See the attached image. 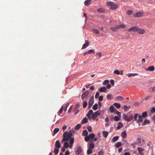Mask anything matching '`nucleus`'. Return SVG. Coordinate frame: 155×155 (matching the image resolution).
Returning <instances> with one entry per match:
<instances>
[{"mask_svg": "<svg viewBox=\"0 0 155 155\" xmlns=\"http://www.w3.org/2000/svg\"><path fill=\"white\" fill-rule=\"evenodd\" d=\"M72 136V134L71 132V130L68 133L67 132L65 131L63 134V138L61 140L62 142L64 141H68Z\"/></svg>", "mask_w": 155, "mask_h": 155, "instance_id": "obj_1", "label": "nucleus"}, {"mask_svg": "<svg viewBox=\"0 0 155 155\" xmlns=\"http://www.w3.org/2000/svg\"><path fill=\"white\" fill-rule=\"evenodd\" d=\"M147 116V111L142 113V115L139 114L138 116V119L137 120V123L138 124H140L143 121V118H145Z\"/></svg>", "mask_w": 155, "mask_h": 155, "instance_id": "obj_2", "label": "nucleus"}, {"mask_svg": "<svg viewBox=\"0 0 155 155\" xmlns=\"http://www.w3.org/2000/svg\"><path fill=\"white\" fill-rule=\"evenodd\" d=\"M101 115V113L99 112L98 110H97L94 113H93L92 115L91 118L93 120H95L96 118L98 115Z\"/></svg>", "mask_w": 155, "mask_h": 155, "instance_id": "obj_3", "label": "nucleus"}, {"mask_svg": "<svg viewBox=\"0 0 155 155\" xmlns=\"http://www.w3.org/2000/svg\"><path fill=\"white\" fill-rule=\"evenodd\" d=\"M137 32L140 34L142 35L145 34L146 31L144 29L140 28L138 27Z\"/></svg>", "mask_w": 155, "mask_h": 155, "instance_id": "obj_4", "label": "nucleus"}, {"mask_svg": "<svg viewBox=\"0 0 155 155\" xmlns=\"http://www.w3.org/2000/svg\"><path fill=\"white\" fill-rule=\"evenodd\" d=\"M143 13L142 12H140L134 14V16L135 17H140L143 16Z\"/></svg>", "mask_w": 155, "mask_h": 155, "instance_id": "obj_5", "label": "nucleus"}, {"mask_svg": "<svg viewBox=\"0 0 155 155\" xmlns=\"http://www.w3.org/2000/svg\"><path fill=\"white\" fill-rule=\"evenodd\" d=\"M91 53H94V54L95 53L94 50L93 49H90L88 51L85 52L83 53V55L85 56L87 54H90Z\"/></svg>", "mask_w": 155, "mask_h": 155, "instance_id": "obj_6", "label": "nucleus"}, {"mask_svg": "<svg viewBox=\"0 0 155 155\" xmlns=\"http://www.w3.org/2000/svg\"><path fill=\"white\" fill-rule=\"evenodd\" d=\"M138 27L137 26H135L134 27H133L131 28H130L128 29V31H133V32H135L137 31V30L138 29Z\"/></svg>", "mask_w": 155, "mask_h": 155, "instance_id": "obj_7", "label": "nucleus"}, {"mask_svg": "<svg viewBox=\"0 0 155 155\" xmlns=\"http://www.w3.org/2000/svg\"><path fill=\"white\" fill-rule=\"evenodd\" d=\"M89 94V92L88 91H86L84 92L82 95H81V98L83 99L86 97Z\"/></svg>", "mask_w": 155, "mask_h": 155, "instance_id": "obj_8", "label": "nucleus"}, {"mask_svg": "<svg viewBox=\"0 0 155 155\" xmlns=\"http://www.w3.org/2000/svg\"><path fill=\"white\" fill-rule=\"evenodd\" d=\"M145 70L147 71H153L154 70V67L153 66H150L148 68H146Z\"/></svg>", "mask_w": 155, "mask_h": 155, "instance_id": "obj_9", "label": "nucleus"}, {"mask_svg": "<svg viewBox=\"0 0 155 155\" xmlns=\"http://www.w3.org/2000/svg\"><path fill=\"white\" fill-rule=\"evenodd\" d=\"M85 43L83 44L82 48V49H84L89 45V42L87 40H85Z\"/></svg>", "mask_w": 155, "mask_h": 155, "instance_id": "obj_10", "label": "nucleus"}, {"mask_svg": "<svg viewBox=\"0 0 155 155\" xmlns=\"http://www.w3.org/2000/svg\"><path fill=\"white\" fill-rule=\"evenodd\" d=\"M106 90V88L105 87H100L99 88L98 91L101 92H104Z\"/></svg>", "mask_w": 155, "mask_h": 155, "instance_id": "obj_11", "label": "nucleus"}, {"mask_svg": "<svg viewBox=\"0 0 155 155\" xmlns=\"http://www.w3.org/2000/svg\"><path fill=\"white\" fill-rule=\"evenodd\" d=\"M55 146L58 148H59L61 147V145L60 143L58 140L56 141Z\"/></svg>", "mask_w": 155, "mask_h": 155, "instance_id": "obj_12", "label": "nucleus"}, {"mask_svg": "<svg viewBox=\"0 0 155 155\" xmlns=\"http://www.w3.org/2000/svg\"><path fill=\"white\" fill-rule=\"evenodd\" d=\"M118 5L117 4H113L110 6V8L111 9H114L118 8Z\"/></svg>", "mask_w": 155, "mask_h": 155, "instance_id": "obj_13", "label": "nucleus"}, {"mask_svg": "<svg viewBox=\"0 0 155 155\" xmlns=\"http://www.w3.org/2000/svg\"><path fill=\"white\" fill-rule=\"evenodd\" d=\"M82 150V148L80 146H79L77 150L76 151V153L77 154H79L80 153Z\"/></svg>", "mask_w": 155, "mask_h": 155, "instance_id": "obj_14", "label": "nucleus"}, {"mask_svg": "<svg viewBox=\"0 0 155 155\" xmlns=\"http://www.w3.org/2000/svg\"><path fill=\"white\" fill-rule=\"evenodd\" d=\"M94 96H93L90 99V100L88 102V104H90L93 105V104L94 103Z\"/></svg>", "mask_w": 155, "mask_h": 155, "instance_id": "obj_15", "label": "nucleus"}, {"mask_svg": "<svg viewBox=\"0 0 155 155\" xmlns=\"http://www.w3.org/2000/svg\"><path fill=\"white\" fill-rule=\"evenodd\" d=\"M91 3V0H86L84 2V4L86 6H88Z\"/></svg>", "mask_w": 155, "mask_h": 155, "instance_id": "obj_16", "label": "nucleus"}, {"mask_svg": "<svg viewBox=\"0 0 155 155\" xmlns=\"http://www.w3.org/2000/svg\"><path fill=\"white\" fill-rule=\"evenodd\" d=\"M138 75L137 73H129L126 74V75L128 77H130L132 76H134Z\"/></svg>", "mask_w": 155, "mask_h": 155, "instance_id": "obj_17", "label": "nucleus"}, {"mask_svg": "<svg viewBox=\"0 0 155 155\" xmlns=\"http://www.w3.org/2000/svg\"><path fill=\"white\" fill-rule=\"evenodd\" d=\"M110 111L111 113H113L116 110L114 106L113 105L111 106L110 107Z\"/></svg>", "mask_w": 155, "mask_h": 155, "instance_id": "obj_18", "label": "nucleus"}, {"mask_svg": "<svg viewBox=\"0 0 155 155\" xmlns=\"http://www.w3.org/2000/svg\"><path fill=\"white\" fill-rule=\"evenodd\" d=\"M89 146L88 147V148L92 149H93L94 146V143H90V142H89Z\"/></svg>", "mask_w": 155, "mask_h": 155, "instance_id": "obj_19", "label": "nucleus"}, {"mask_svg": "<svg viewBox=\"0 0 155 155\" xmlns=\"http://www.w3.org/2000/svg\"><path fill=\"white\" fill-rule=\"evenodd\" d=\"M121 136L123 138H125L127 136L126 132L124 131L122 132L121 134Z\"/></svg>", "mask_w": 155, "mask_h": 155, "instance_id": "obj_20", "label": "nucleus"}, {"mask_svg": "<svg viewBox=\"0 0 155 155\" xmlns=\"http://www.w3.org/2000/svg\"><path fill=\"white\" fill-rule=\"evenodd\" d=\"M103 134L104 137L106 138L108 136V133L107 131H103Z\"/></svg>", "mask_w": 155, "mask_h": 155, "instance_id": "obj_21", "label": "nucleus"}, {"mask_svg": "<svg viewBox=\"0 0 155 155\" xmlns=\"http://www.w3.org/2000/svg\"><path fill=\"white\" fill-rule=\"evenodd\" d=\"M114 105L117 108H119L121 107L120 104L118 103H115L114 104Z\"/></svg>", "mask_w": 155, "mask_h": 155, "instance_id": "obj_22", "label": "nucleus"}, {"mask_svg": "<svg viewBox=\"0 0 155 155\" xmlns=\"http://www.w3.org/2000/svg\"><path fill=\"white\" fill-rule=\"evenodd\" d=\"M122 144L120 142H118L115 144V146L116 147L118 148L121 146Z\"/></svg>", "mask_w": 155, "mask_h": 155, "instance_id": "obj_23", "label": "nucleus"}, {"mask_svg": "<svg viewBox=\"0 0 155 155\" xmlns=\"http://www.w3.org/2000/svg\"><path fill=\"white\" fill-rule=\"evenodd\" d=\"M88 120L87 118L85 117L81 121V123L82 124H84L87 122Z\"/></svg>", "mask_w": 155, "mask_h": 155, "instance_id": "obj_24", "label": "nucleus"}, {"mask_svg": "<svg viewBox=\"0 0 155 155\" xmlns=\"http://www.w3.org/2000/svg\"><path fill=\"white\" fill-rule=\"evenodd\" d=\"M118 138H119L118 136H117L114 137L112 139V142L113 143L115 142L117 140H118Z\"/></svg>", "mask_w": 155, "mask_h": 155, "instance_id": "obj_25", "label": "nucleus"}, {"mask_svg": "<svg viewBox=\"0 0 155 155\" xmlns=\"http://www.w3.org/2000/svg\"><path fill=\"white\" fill-rule=\"evenodd\" d=\"M93 113V111L92 110H90L87 113V117H89L90 116H91V114L92 115V114Z\"/></svg>", "mask_w": 155, "mask_h": 155, "instance_id": "obj_26", "label": "nucleus"}, {"mask_svg": "<svg viewBox=\"0 0 155 155\" xmlns=\"http://www.w3.org/2000/svg\"><path fill=\"white\" fill-rule=\"evenodd\" d=\"M123 126V124L122 122H119L118 123V125L117 126V129L119 130L120 129V128L122 127Z\"/></svg>", "mask_w": 155, "mask_h": 155, "instance_id": "obj_27", "label": "nucleus"}, {"mask_svg": "<svg viewBox=\"0 0 155 155\" xmlns=\"http://www.w3.org/2000/svg\"><path fill=\"white\" fill-rule=\"evenodd\" d=\"M150 122L149 120H144V121L142 123V125L143 126L145 125L147 123L149 124L150 123Z\"/></svg>", "mask_w": 155, "mask_h": 155, "instance_id": "obj_28", "label": "nucleus"}, {"mask_svg": "<svg viewBox=\"0 0 155 155\" xmlns=\"http://www.w3.org/2000/svg\"><path fill=\"white\" fill-rule=\"evenodd\" d=\"M81 127V125L80 124H77L75 127V130H79Z\"/></svg>", "mask_w": 155, "mask_h": 155, "instance_id": "obj_29", "label": "nucleus"}, {"mask_svg": "<svg viewBox=\"0 0 155 155\" xmlns=\"http://www.w3.org/2000/svg\"><path fill=\"white\" fill-rule=\"evenodd\" d=\"M113 98L111 94H109L107 96V99L108 100H110Z\"/></svg>", "mask_w": 155, "mask_h": 155, "instance_id": "obj_30", "label": "nucleus"}, {"mask_svg": "<svg viewBox=\"0 0 155 155\" xmlns=\"http://www.w3.org/2000/svg\"><path fill=\"white\" fill-rule=\"evenodd\" d=\"M88 132L86 130H85L83 131L82 132V135L84 136H87L88 134Z\"/></svg>", "mask_w": 155, "mask_h": 155, "instance_id": "obj_31", "label": "nucleus"}, {"mask_svg": "<svg viewBox=\"0 0 155 155\" xmlns=\"http://www.w3.org/2000/svg\"><path fill=\"white\" fill-rule=\"evenodd\" d=\"M98 104H95L93 106L92 108L94 110H96L97 109Z\"/></svg>", "mask_w": 155, "mask_h": 155, "instance_id": "obj_32", "label": "nucleus"}, {"mask_svg": "<svg viewBox=\"0 0 155 155\" xmlns=\"http://www.w3.org/2000/svg\"><path fill=\"white\" fill-rule=\"evenodd\" d=\"M137 150L139 151V153H140L142 152L144 150V149L142 147H138Z\"/></svg>", "mask_w": 155, "mask_h": 155, "instance_id": "obj_33", "label": "nucleus"}, {"mask_svg": "<svg viewBox=\"0 0 155 155\" xmlns=\"http://www.w3.org/2000/svg\"><path fill=\"white\" fill-rule=\"evenodd\" d=\"M95 135L93 133L90 134L88 136L89 138L91 139H92L95 137Z\"/></svg>", "mask_w": 155, "mask_h": 155, "instance_id": "obj_34", "label": "nucleus"}, {"mask_svg": "<svg viewBox=\"0 0 155 155\" xmlns=\"http://www.w3.org/2000/svg\"><path fill=\"white\" fill-rule=\"evenodd\" d=\"M123 117L127 121V120L128 119V116L127 115L125 114H123Z\"/></svg>", "mask_w": 155, "mask_h": 155, "instance_id": "obj_35", "label": "nucleus"}, {"mask_svg": "<svg viewBox=\"0 0 155 155\" xmlns=\"http://www.w3.org/2000/svg\"><path fill=\"white\" fill-rule=\"evenodd\" d=\"M70 141H69V143L71 145H72L74 142V139L73 138H70Z\"/></svg>", "mask_w": 155, "mask_h": 155, "instance_id": "obj_36", "label": "nucleus"}, {"mask_svg": "<svg viewBox=\"0 0 155 155\" xmlns=\"http://www.w3.org/2000/svg\"><path fill=\"white\" fill-rule=\"evenodd\" d=\"M68 143L67 142H65L64 143L63 147L66 148H68L69 147Z\"/></svg>", "mask_w": 155, "mask_h": 155, "instance_id": "obj_37", "label": "nucleus"}, {"mask_svg": "<svg viewBox=\"0 0 155 155\" xmlns=\"http://www.w3.org/2000/svg\"><path fill=\"white\" fill-rule=\"evenodd\" d=\"M116 99L119 101H121L123 99V97L120 96H118L116 97Z\"/></svg>", "mask_w": 155, "mask_h": 155, "instance_id": "obj_38", "label": "nucleus"}, {"mask_svg": "<svg viewBox=\"0 0 155 155\" xmlns=\"http://www.w3.org/2000/svg\"><path fill=\"white\" fill-rule=\"evenodd\" d=\"M87 101H84L83 104V107L84 108H85L87 107Z\"/></svg>", "mask_w": 155, "mask_h": 155, "instance_id": "obj_39", "label": "nucleus"}, {"mask_svg": "<svg viewBox=\"0 0 155 155\" xmlns=\"http://www.w3.org/2000/svg\"><path fill=\"white\" fill-rule=\"evenodd\" d=\"M138 115L139 114H138L136 113L134 116V119L135 120H136V121L138 120L137 119V118L138 116H139Z\"/></svg>", "mask_w": 155, "mask_h": 155, "instance_id": "obj_40", "label": "nucleus"}, {"mask_svg": "<svg viewBox=\"0 0 155 155\" xmlns=\"http://www.w3.org/2000/svg\"><path fill=\"white\" fill-rule=\"evenodd\" d=\"M93 31L94 33L96 34H97L99 33V32L98 30L97 29H93Z\"/></svg>", "mask_w": 155, "mask_h": 155, "instance_id": "obj_41", "label": "nucleus"}, {"mask_svg": "<svg viewBox=\"0 0 155 155\" xmlns=\"http://www.w3.org/2000/svg\"><path fill=\"white\" fill-rule=\"evenodd\" d=\"M114 73L117 75L120 74V71L117 70H115L114 71Z\"/></svg>", "mask_w": 155, "mask_h": 155, "instance_id": "obj_42", "label": "nucleus"}, {"mask_svg": "<svg viewBox=\"0 0 155 155\" xmlns=\"http://www.w3.org/2000/svg\"><path fill=\"white\" fill-rule=\"evenodd\" d=\"M59 131V129L58 128H55L53 131L54 134H55L57 133Z\"/></svg>", "mask_w": 155, "mask_h": 155, "instance_id": "obj_43", "label": "nucleus"}, {"mask_svg": "<svg viewBox=\"0 0 155 155\" xmlns=\"http://www.w3.org/2000/svg\"><path fill=\"white\" fill-rule=\"evenodd\" d=\"M59 149L57 148H55L54 149V152L55 153V155H56L59 152Z\"/></svg>", "mask_w": 155, "mask_h": 155, "instance_id": "obj_44", "label": "nucleus"}, {"mask_svg": "<svg viewBox=\"0 0 155 155\" xmlns=\"http://www.w3.org/2000/svg\"><path fill=\"white\" fill-rule=\"evenodd\" d=\"M109 82V81L108 80H106L104 81L103 82V84L104 85H106Z\"/></svg>", "mask_w": 155, "mask_h": 155, "instance_id": "obj_45", "label": "nucleus"}, {"mask_svg": "<svg viewBox=\"0 0 155 155\" xmlns=\"http://www.w3.org/2000/svg\"><path fill=\"white\" fill-rule=\"evenodd\" d=\"M87 129L89 132H91L92 131V128L91 126H88L87 127Z\"/></svg>", "mask_w": 155, "mask_h": 155, "instance_id": "obj_46", "label": "nucleus"}, {"mask_svg": "<svg viewBox=\"0 0 155 155\" xmlns=\"http://www.w3.org/2000/svg\"><path fill=\"white\" fill-rule=\"evenodd\" d=\"M92 150L91 149L88 148L87 150V153L88 154H90L92 153Z\"/></svg>", "mask_w": 155, "mask_h": 155, "instance_id": "obj_47", "label": "nucleus"}, {"mask_svg": "<svg viewBox=\"0 0 155 155\" xmlns=\"http://www.w3.org/2000/svg\"><path fill=\"white\" fill-rule=\"evenodd\" d=\"M97 11L101 13L103 12H104V10L102 8H100L97 9Z\"/></svg>", "mask_w": 155, "mask_h": 155, "instance_id": "obj_48", "label": "nucleus"}, {"mask_svg": "<svg viewBox=\"0 0 155 155\" xmlns=\"http://www.w3.org/2000/svg\"><path fill=\"white\" fill-rule=\"evenodd\" d=\"M114 3L112 2H107V5L110 6H111Z\"/></svg>", "mask_w": 155, "mask_h": 155, "instance_id": "obj_49", "label": "nucleus"}, {"mask_svg": "<svg viewBox=\"0 0 155 155\" xmlns=\"http://www.w3.org/2000/svg\"><path fill=\"white\" fill-rule=\"evenodd\" d=\"M69 103H67L64 106V111H66L67 110V108L69 106Z\"/></svg>", "mask_w": 155, "mask_h": 155, "instance_id": "obj_50", "label": "nucleus"}, {"mask_svg": "<svg viewBox=\"0 0 155 155\" xmlns=\"http://www.w3.org/2000/svg\"><path fill=\"white\" fill-rule=\"evenodd\" d=\"M133 116L132 115L130 116L128 118L127 121L129 122L133 119Z\"/></svg>", "mask_w": 155, "mask_h": 155, "instance_id": "obj_51", "label": "nucleus"}, {"mask_svg": "<svg viewBox=\"0 0 155 155\" xmlns=\"http://www.w3.org/2000/svg\"><path fill=\"white\" fill-rule=\"evenodd\" d=\"M122 108L125 111H127L128 108V107L126 105H124L122 107Z\"/></svg>", "mask_w": 155, "mask_h": 155, "instance_id": "obj_52", "label": "nucleus"}, {"mask_svg": "<svg viewBox=\"0 0 155 155\" xmlns=\"http://www.w3.org/2000/svg\"><path fill=\"white\" fill-rule=\"evenodd\" d=\"M110 29L113 31L115 32L117 31L116 27H112L110 28Z\"/></svg>", "mask_w": 155, "mask_h": 155, "instance_id": "obj_53", "label": "nucleus"}, {"mask_svg": "<svg viewBox=\"0 0 155 155\" xmlns=\"http://www.w3.org/2000/svg\"><path fill=\"white\" fill-rule=\"evenodd\" d=\"M63 108H64V107H63V106H62L61 107V108H60V110L59 111V112L60 114H61L62 113V112L63 110Z\"/></svg>", "mask_w": 155, "mask_h": 155, "instance_id": "obj_54", "label": "nucleus"}, {"mask_svg": "<svg viewBox=\"0 0 155 155\" xmlns=\"http://www.w3.org/2000/svg\"><path fill=\"white\" fill-rule=\"evenodd\" d=\"M90 138L88 136H86L84 138V140L86 141H88L89 140Z\"/></svg>", "mask_w": 155, "mask_h": 155, "instance_id": "obj_55", "label": "nucleus"}, {"mask_svg": "<svg viewBox=\"0 0 155 155\" xmlns=\"http://www.w3.org/2000/svg\"><path fill=\"white\" fill-rule=\"evenodd\" d=\"M104 152L103 151L101 150L99 152L97 155H104Z\"/></svg>", "mask_w": 155, "mask_h": 155, "instance_id": "obj_56", "label": "nucleus"}, {"mask_svg": "<svg viewBox=\"0 0 155 155\" xmlns=\"http://www.w3.org/2000/svg\"><path fill=\"white\" fill-rule=\"evenodd\" d=\"M119 119H120L119 117L117 116H115L114 117V120L115 121H118V120H119Z\"/></svg>", "mask_w": 155, "mask_h": 155, "instance_id": "obj_57", "label": "nucleus"}, {"mask_svg": "<svg viewBox=\"0 0 155 155\" xmlns=\"http://www.w3.org/2000/svg\"><path fill=\"white\" fill-rule=\"evenodd\" d=\"M119 25L120 28H125V25L124 24H122Z\"/></svg>", "mask_w": 155, "mask_h": 155, "instance_id": "obj_58", "label": "nucleus"}, {"mask_svg": "<svg viewBox=\"0 0 155 155\" xmlns=\"http://www.w3.org/2000/svg\"><path fill=\"white\" fill-rule=\"evenodd\" d=\"M115 113L117 114L119 116H120V112L117 110L116 109L115 110Z\"/></svg>", "mask_w": 155, "mask_h": 155, "instance_id": "obj_59", "label": "nucleus"}, {"mask_svg": "<svg viewBox=\"0 0 155 155\" xmlns=\"http://www.w3.org/2000/svg\"><path fill=\"white\" fill-rule=\"evenodd\" d=\"M103 96L102 95L100 96L99 97V101H101L103 100Z\"/></svg>", "mask_w": 155, "mask_h": 155, "instance_id": "obj_60", "label": "nucleus"}, {"mask_svg": "<svg viewBox=\"0 0 155 155\" xmlns=\"http://www.w3.org/2000/svg\"><path fill=\"white\" fill-rule=\"evenodd\" d=\"M137 142H136L137 144H139L141 142V140L139 138H137Z\"/></svg>", "mask_w": 155, "mask_h": 155, "instance_id": "obj_61", "label": "nucleus"}, {"mask_svg": "<svg viewBox=\"0 0 155 155\" xmlns=\"http://www.w3.org/2000/svg\"><path fill=\"white\" fill-rule=\"evenodd\" d=\"M133 11L132 10H130L128 11L127 12V14L129 15H130L133 13Z\"/></svg>", "mask_w": 155, "mask_h": 155, "instance_id": "obj_62", "label": "nucleus"}, {"mask_svg": "<svg viewBox=\"0 0 155 155\" xmlns=\"http://www.w3.org/2000/svg\"><path fill=\"white\" fill-rule=\"evenodd\" d=\"M150 96H147L146 97H145L143 99V100H145V101L149 99L150 98Z\"/></svg>", "mask_w": 155, "mask_h": 155, "instance_id": "obj_63", "label": "nucleus"}, {"mask_svg": "<svg viewBox=\"0 0 155 155\" xmlns=\"http://www.w3.org/2000/svg\"><path fill=\"white\" fill-rule=\"evenodd\" d=\"M150 112L152 113L155 112V108L154 107H153L151 110Z\"/></svg>", "mask_w": 155, "mask_h": 155, "instance_id": "obj_64", "label": "nucleus"}]
</instances>
